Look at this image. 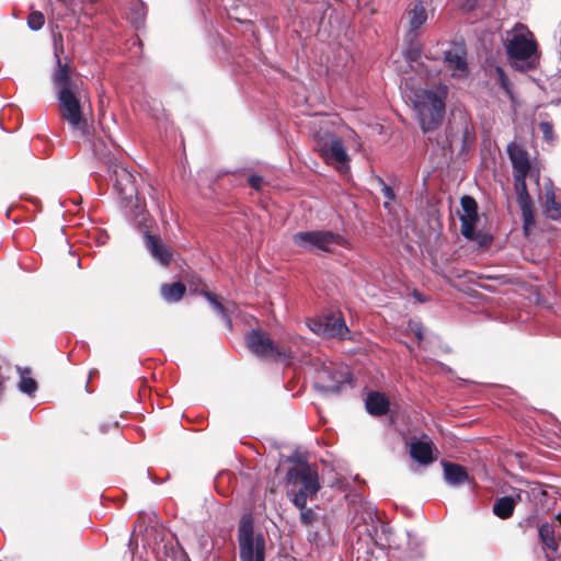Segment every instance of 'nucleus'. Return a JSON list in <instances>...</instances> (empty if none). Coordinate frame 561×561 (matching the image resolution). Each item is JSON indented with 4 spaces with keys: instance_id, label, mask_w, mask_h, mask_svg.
I'll return each instance as SVG.
<instances>
[{
    "instance_id": "nucleus-1",
    "label": "nucleus",
    "mask_w": 561,
    "mask_h": 561,
    "mask_svg": "<svg viewBox=\"0 0 561 561\" xmlns=\"http://www.w3.org/2000/svg\"><path fill=\"white\" fill-rule=\"evenodd\" d=\"M423 133L438 129L445 118L449 83L431 72H414L403 87Z\"/></svg>"
},
{
    "instance_id": "nucleus-2",
    "label": "nucleus",
    "mask_w": 561,
    "mask_h": 561,
    "mask_svg": "<svg viewBox=\"0 0 561 561\" xmlns=\"http://www.w3.org/2000/svg\"><path fill=\"white\" fill-rule=\"evenodd\" d=\"M53 82L59 102V114L72 128L85 131L87 119L82 115L81 100L88 92L77 72H55Z\"/></svg>"
},
{
    "instance_id": "nucleus-3",
    "label": "nucleus",
    "mask_w": 561,
    "mask_h": 561,
    "mask_svg": "<svg viewBox=\"0 0 561 561\" xmlns=\"http://www.w3.org/2000/svg\"><path fill=\"white\" fill-rule=\"evenodd\" d=\"M505 49L510 59L524 61L529 67L539 66V47L534 33L524 24L517 23L507 33Z\"/></svg>"
},
{
    "instance_id": "nucleus-4",
    "label": "nucleus",
    "mask_w": 561,
    "mask_h": 561,
    "mask_svg": "<svg viewBox=\"0 0 561 561\" xmlns=\"http://www.w3.org/2000/svg\"><path fill=\"white\" fill-rule=\"evenodd\" d=\"M237 540L240 561H265L266 539L255 531L252 514H243L238 523Z\"/></svg>"
},
{
    "instance_id": "nucleus-5",
    "label": "nucleus",
    "mask_w": 561,
    "mask_h": 561,
    "mask_svg": "<svg viewBox=\"0 0 561 561\" xmlns=\"http://www.w3.org/2000/svg\"><path fill=\"white\" fill-rule=\"evenodd\" d=\"M245 343L252 354L272 362H286L293 358L290 346L275 342L270 335L260 329H253L245 335Z\"/></svg>"
},
{
    "instance_id": "nucleus-6",
    "label": "nucleus",
    "mask_w": 561,
    "mask_h": 561,
    "mask_svg": "<svg viewBox=\"0 0 561 561\" xmlns=\"http://www.w3.org/2000/svg\"><path fill=\"white\" fill-rule=\"evenodd\" d=\"M286 480L289 484L300 485L293 497L295 506L304 507V500L314 499L321 488L318 470L307 462H299L298 466L289 468Z\"/></svg>"
},
{
    "instance_id": "nucleus-7",
    "label": "nucleus",
    "mask_w": 561,
    "mask_h": 561,
    "mask_svg": "<svg viewBox=\"0 0 561 561\" xmlns=\"http://www.w3.org/2000/svg\"><path fill=\"white\" fill-rule=\"evenodd\" d=\"M293 242L306 251L327 253H332L335 245H346V240L340 233L330 230L299 231L293 236Z\"/></svg>"
},
{
    "instance_id": "nucleus-8",
    "label": "nucleus",
    "mask_w": 561,
    "mask_h": 561,
    "mask_svg": "<svg viewBox=\"0 0 561 561\" xmlns=\"http://www.w3.org/2000/svg\"><path fill=\"white\" fill-rule=\"evenodd\" d=\"M112 180L124 206L138 216L142 211V205L138 196L136 176L124 165L115 164L112 169Z\"/></svg>"
},
{
    "instance_id": "nucleus-9",
    "label": "nucleus",
    "mask_w": 561,
    "mask_h": 561,
    "mask_svg": "<svg viewBox=\"0 0 561 561\" xmlns=\"http://www.w3.org/2000/svg\"><path fill=\"white\" fill-rule=\"evenodd\" d=\"M520 527L538 528V539L541 545L542 551L546 553L547 558H557L560 552V545H561V531L560 529H557L552 524H549V522H540L539 517L537 515H530L528 516L524 523L519 524Z\"/></svg>"
},
{
    "instance_id": "nucleus-10",
    "label": "nucleus",
    "mask_w": 561,
    "mask_h": 561,
    "mask_svg": "<svg viewBox=\"0 0 561 561\" xmlns=\"http://www.w3.org/2000/svg\"><path fill=\"white\" fill-rule=\"evenodd\" d=\"M311 331L325 337L344 339L348 332L343 316L340 312H330L309 320Z\"/></svg>"
},
{
    "instance_id": "nucleus-11",
    "label": "nucleus",
    "mask_w": 561,
    "mask_h": 561,
    "mask_svg": "<svg viewBox=\"0 0 561 561\" xmlns=\"http://www.w3.org/2000/svg\"><path fill=\"white\" fill-rule=\"evenodd\" d=\"M350 377L348 371L344 373L332 366H322L317 373L314 388L323 394H336L341 392L342 386L348 382Z\"/></svg>"
},
{
    "instance_id": "nucleus-12",
    "label": "nucleus",
    "mask_w": 561,
    "mask_h": 561,
    "mask_svg": "<svg viewBox=\"0 0 561 561\" xmlns=\"http://www.w3.org/2000/svg\"><path fill=\"white\" fill-rule=\"evenodd\" d=\"M318 147L320 156L327 163L334 165L340 172L348 169L350 158L341 138L332 135L328 141L318 144Z\"/></svg>"
},
{
    "instance_id": "nucleus-13",
    "label": "nucleus",
    "mask_w": 561,
    "mask_h": 561,
    "mask_svg": "<svg viewBox=\"0 0 561 561\" xmlns=\"http://www.w3.org/2000/svg\"><path fill=\"white\" fill-rule=\"evenodd\" d=\"M450 147H456L459 153L469 150L476 141V130L472 123L467 117H461L450 126L447 135Z\"/></svg>"
},
{
    "instance_id": "nucleus-14",
    "label": "nucleus",
    "mask_w": 561,
    "mask_h": 561,
    "mask_svg": "<svg viewBox=\"0 0 561 561\" xmlns=\"http://www.w3.org/2000/svg\"><path fill=\"white\" fill-rule=\"evenodd\" d=\"M460 205L463 211L459 217L461 234L466 239L473 241L477 239L474 227L479 219L478 204L472 196L463 195L460 199Z\"/></svg>"
},
{
    "instance_id": "nucleus-15",
    "label": "nucleus",
    "mask_w": 561,
    "mask_h": 561,
    "mask_svg": "<svg viewBox=\"0 0 561 561\" xmlns=\"http://www.w3.org/2000/svg\"><path fill=\"white\" fill-rule=\"evenodd\" d=\"M145 242L150 254L158 260L162 265L168 266L172 261V249L162 242L158 234H151L149 231L145 232Z\"/></svg>"
},
{
    "instance_id": "nucleus-16",
    "label": "nucleus",
    "mask_w": 561,
    "mask_h": 561,
    "mask_svg": "<svg viewBox=\"0 0 561 561\" xmlns=\"http://www.w3.org/2000/svg\"><path fill=\"white\" fill-rule=\"evenodd\" d=\"M507 153L513 167V176H528L531 169L528 152L516 144H510Z\"/></svg>"
},
{
    "instance_id": "nucleus-17",
    "label": "nucleus",
    "mask_w": 561,
    "mask_h": 561,
    "mask_svg": "<svg viewBox=\"0 0 561 561\" xmlns=\"http://www.w3.org/2000/svg\"><path fill=\"white\" fill-rule=\"evenodd\" d=\"M365 407L370 415L382 416L388 413L390 401L383 393L373 391L367 396Z\"/></svg>"
},
{
    "instance_id": "nucleus-18",
    "label": "nucleus",
    "mask_w": 561,
    "mask_h": 561,
    "mask_svg": "<svg viewBox=\"0 0 561 561\" xmlns=\"http://www.w3.org/2000/svg\"><path fill=\"white\" fill-rule=\"evenodd\" d=\"M466 48L462 44H454L445 51L446 66L454 70H467Z\"/></svg>"
},
{
    "instance_id": "nucleus-19",
    "label": "nucleus",
    "mask_w": 561,
    "mask_h": 561,
    "mask_svg": "<svg viewBox=\"0 0 561 561\" xmlns=\"http://www.w3.org/2000/svg\"><path fill=\"white\" fill-rule=\"evenodd\" d=\"M411 457L421 465H430L434 461L433 457V443L416 440L410 445Z\"/></svg>"
},
{
    "instance_id": "nucleus-20",
    "label": "nucleus",
    "mask_w": 561,
    "mask_h": 561,
    "mask_svg": "<svg viewBox=\"0 0 561 561\" xmlns=\"http://www.w3.org/2000/svg\"><path fill=\"white\" fill-rule=\"evenodd\" d=\"M543 214L551 220L561 218V203L557 202L553 184L545 187Z\"/></svg>"
},
{
    "instance_id": "nucleus-21",
    "label": "nucleus",
    "mask_w": 561,
    "mask_h": 561,
    "mask_svg": "<svg viewBox=\"0 0 561 561\" xmlns=\"http://www.w3.org/2000/svg\"><path fill=\"white\" fill-rule=\"evenodd\" d=\"M443 467L445 480L449 484L460 485L469 481L468 472L463 466L445 461Z\"/></svg>"
},
{
    "instance_id": "nucleus-22",
    "label": "nucleus",
    "mask_w": 561,
    "mask_h": 561,
    "mask_svg": "<svg viewBox=\"0 0 561 561\" xmlns=\"http://www.w3.org/2000/svg\"><path fill=\"white\" fill-rule=\"evenodd\" d=\"M185 293L186 287L182 282L162 284L160 287V294L162 298L168 302H176L181 300Z\"/></svg>"
},
{
    "instance_id": "nucleus-23",
    "label": "nucleus",
    "mask_w": 561,
    "mask_h": 561,
    "mask_svg": "<svg viewBox=\"0 0 561 561\" xmlns=\"http://www.w3.org/2000/svg\"><path fill=\"white\" fill-rule=\"evenodd\" d=\"M516 502L512 496H502L493 504V513L501 519H507L514 514Z\"/></svg>"
},
{
    "instance_id": "nucleus-24",
    "label": "nucleus",
    "mask_w": 561,
    "mask_h": 561,
    "mask_svg": "<svg viewBox=\"0 0 561 561\" xmlns=\"http://www.w3.org/2000/svg\"><path fill=\"white\" fill-rule=\"evenodd\" d=\"M427 21V11L422 3L415 4L409 11L410 32H416Z\"/></svg>"
},
{
    "instance_id": "nucleus-25",
    "label": "nucleus",
    "mask_w": 561,
    "mask_h": 561,
    "mask_svg": "<svg viewBox=\"0 0 561 561\" xmlns=\"http://www.w3.org/2000/svg\"><path fill=\"white\" fill-rule=\"evenodd\" d=\"M526 179L527 176L514 178V186L518 206L533 203V199L527 190Z\"/></svg>"
},
{
    "instance_id": "nucleus-26",
    "label": "nucleus",
    "mask_w": 561,
    "mask_h": 561,
    "mask_svg": "<svg viewBox=\"0 0 561 561\" xmlns=\"http://www.w3.org/2000/svg\"><path fill=\"white\" fill-rule=\"evenodd\" d=\"M25 373L30 374V370H25L20 379L19 389L28 396H32L37 390V382L34 378L27 376Z\"/></svg>"
},
{
    "instance_id": "nucleus-27",
    "label": "nucleus",
    "mask_w": 561,
    "mask_h": 561,
    "mask_svg": "<svg viewBox=\"0 0 561 561\" xmlns=\"http://www.w3.org/2000/svg\"><path fill=\"white\" fill-rule=\"evenodd\" d=\"M523 216L524 230L535 225V210L534 204H525L519 206Z\"/></svg>"
},
{
    "instance_id": "nucleus-28",
    "label": "nucleus",
    "mask_w": 561,
    "mask_h": 561,
    "mask_svg": "<svg viewBox=\"0 0 561 561\" xmlns=\"http://www.w3.org/2000/svg\"><path fill=\"white\" fill-rule=\"evenodd\" d=\"M300 511V523L304 526H310L317 519V515L312 508L307 507V500H304V507L296 506Z\"/></svg>"
},
{
    "instance_id": "nucleus-29",
    "label": "nucleus",
    "mask_w": 561,
    "mask_h": 561,
    "mask_svg": "<svg viewBox=\"0 0 561 561\" xmlns=\"http://www.w3.org/2000/svg\"><path fill=\"white\" fill-rule=\"evenodd\" d=\"M45 23L44 14L39 11H33L27 16V25L33 31H38Z\"/></svg>"
},
{
    "instance_id": "nucleus-30",
    "label": "nucleus",
    "mask_w": 561,
    "mask_h": 561,
    "mask_svg": "<svg viewBox=\"0 0 561 561\" xmlns=\"http://www.w3.org/2000/svg\"><path fill=\"white\" fill-rule=\"evenodd\" d=\"M213 306L214 308L221 313L222 316H226V308L219 300L218 296L214 293H210L208 290H202L201 293Z\"/></svg>"
},
{
    "instance_id": "nucleus-31",
    "label": "nucleus",
    "mask_w": 561,
    "mask_h": 561,
    "mask_svg": "<svg viewBox=\"0 0 561 561\" xmlns=\"http://www.w3.org/2000/svg\"><path fill=\"white\" fill-rule=\"evenodd\" d=\"M499 73V80L500 84L507 94V96L514 101V93H513V85L506 75V72H497Z\"/></svg>"
},
{
    "instance_id": "nucleus-32",
    "label": "nucleus",
    "mask_w": 561,
    "mask_h": 561,
    "mask_svg": "<svg viewBox=\"0 0 561 561\" xmlns=\"http://www.w3.org/2000/svg\"><path fill=\"white\" fill-rule=\"evenodd\" d=\"M539 130L542 134V137L547 141H552L554 138L553 125L550 122H540L538 125Z\"/></svg>"
},
{
    "instance_id": "nucleus-33",
    "label": "nucleus",
    "mask_w": 561,
    "mask_h": 561,
    "mask_svg": "<svg viewBox=\"0 0 561 561\" xmlns=\"http://www.w3.org/2000/svg\"><path fill=\"white\" fill-rule=\"evenodd\" d=\"M378 183L381 185V193L387 198V202H385V207L389 205L390 202H393L396 199V194L393 190L385 183V181L381 178H378Z\"/></svg>"
},
{
    "instance_id": "nucleus-34",
    "label": "nucleus",
    "mask_w": 561,
    "mask_h": 561,
    "mask_svg": "<svg viewBox=\"0 0 561 561\" xmlns=\"http://www.w3.org/2000/svg\"><path fill=\"white\" fill-rule=\"evenodd\" d=\"M408 327H409L410 331L414 333V335L416 336V339L420 342L423 341V339H424V328H423V324L421 322L409 321Z\"/></svg>"
},
{
    "instance_id": "nucleus-35",
    "label": "nucleus",
    "mask_w": 561,
    "mask_h": 561,
    "mask_svg": "<svg viewBox=\"0 0 561 561\" xmlns=\"http://www.w3.org/2000/svg\"><path fill=\"white\" fill-rule=\"evenodd\" d=\"M262 183H263V178L261 175H257V174H252L248 179L249 186L251 188L255 190V191H261L262 190Z\"/></svg>"
},
{
    "instance_id": "nucleus-36",
    "label": "nucleus",
    "mask_w": 561,
    "mask_h": 561,
    "mask_svg": "<svg viewBox=\"0 0 561 561\" xmlns=\"http://www.w3.org/2000/svg\"><path fill=\"white\" fill-rule=\"evenodd\" d=\"M549 524H552L557 529H560L561 531V513L556 514Z\"/></svg>"
},
{
    "instance_id": "nucleus-37",
    "label": "nucleus",
    "mask_w": 561,
    "mask_h": 561,
    "mask_svg": "<svg viewBox=\"0 0 561 561\" xmlns=\"http://www.w3.org/2000/svg\"><path fill=\"white\" fill-rule=\"evenodd\" d=\"M420 56L419 49H410L407 51V59L409 60H416Z\"/></svg>"
},
{
    "instance_id": "nucleus-38",
    "label": "nucleus",
    "mask_w": 561,
    "mask_h": 561,
    "mask_svg": "<svg viewBox=\"0 0 561 561\" xmlns=\"http://www.w3.org/2000/svg\"><path fill=\"white\" fill-rule=\"evenodd\" d=\"M531 492L535 496H546L548 494L547 491L541 485H539L538 488H533Z\"/></svg>"
},
{
    "instance_id": "nucleus-39",
    "label": "nucleus",
    "mask_w": 561,
    "mask_h": 561,
    "mask_svg": "<svg viewBox=\"0 0 561 561\" xmlns=\"http://www.w3.org/2000/svg\"><path fill=\"white\" fill-rule=\"evenodd\" d=\"M480 278L493 279L494 277H492V276H480Z\"/></svg>"
},
{
    "instance_id": "nucleus-40",
    "label": "nucleus",
    "mask_w": 561,
    "mask_h": 561,
    "mask_svg": "<svg viewBox=\"0 0 561 561\" xmlns=\"http://www.w3.org/2000/svg\"><path fill=\"white\" fill-rule=\"evenodd\" d=\"M415 296H416L417 298H421V295H419V291H415Z\"/></svg>"
},
{
    "instance_id": "nucleus-41",
    "label": "nucleus",
    "mask_w": 561,
    "mask_h": 561,
    "mask_svg": "<svg viewBox=\"0 0 561 561\" xmlns=\"http://www.w3.org/2000/svg\"><path fill=\"white\" fill-rule=\"evenodd\" d=\"M415 296H416L417 298H421V295H419V291H415Z\"/></svg>"
}]
</instances>
